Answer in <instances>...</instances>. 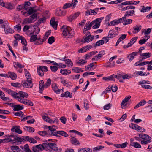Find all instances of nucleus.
I'll use <instances>...</instances> for the list:
<instances>
[{"mask_svg": "<svg viewBox=\"0 0 152 152\" xmlns=\"http://www.w3.org/2000/svg\"><path fill=\"white\" fill-rule=\"evenodd\" d=\"M11 85L12 86L15 87H20L21 86V84L18 83H12Z\"/></svg>", "mask_w": 152, "mask_h": 152, "instance_id": "obj_51", "label": "nucleus"}, {"mask_svg": "<svg viewBox=\"0 0 152 152\" xmlns=\"http://www.w3.org/2000/svg\"><path fill=\"white\" fill-rule=\"evenodd\" d=\"M105 53L104 50H102L99 52V54L96 56H94L92 58V60L93 61H98L101 58L103 57V56L105 55Z\"/></svg>", "mask_w": 152, "mask_h": 152, "instance_id": "obj_8", "label": "nucleus"}, {"mask_svg": "<svg viewBox=\"0 0 152 152\" xmlns=\"http://www.w3.org/2000/svg\"><path fill=\"white\" fill-rule=\"evenodd\" d=\"M10 148L13 152H17L19 150V147L16 145L12 146L10 147Z\"/></svg>", "mask_w": 152, "mask_h": 152, "instance_id": "obj_46", "label": "nucleus"}, {"mask_svg": "<svg viewBox=\"0 0 152 152\" xmlns=\"http://www.w3.org/2000/svg\"><path fill=\"white\" fill-rule=\"evenodd\" d=\"M48 43L50 44H52L54 41V37L53 36H51L48 39Z\"/></svg>", "mask_w": 152, "mask_h": 152, "instance_id": "obj_48", "label": "nucleus"}, {"mask_svg": "<svg viewBox=\"0 0 152 152\" xmlns=\"http://www.w3.org/2000/svg\"><path fill=\"white\" fill-rule=\"evenodd\" d=\"M128 144V143L127 142H125L121 144H115L113 145L114 147L118 148H126Z\"/></svg>", "mask_w": 152, "mask_h": 152, "instance_id": "obj_12", "label": "nucleus"}, {"mask_svg": "<svg viewBox=\"0 0 152 152\" xmlns=\"http://www.w3.org/2000/svg\"><path fill=\"white\" fill-rule=\"evenodd\" d=\"M118 35L117 33H115L114 30H110L108 34V36L110 38H111L115 37Z\"/></svg>", "mask_w": 152, "mask_h": 152, "instance_id": "obj_23", "label": "nucleus"}, {"mask_svg": "<svg viewBox=\"0 0 152 152\" xmlns=\"http://www.w3.org/2000/svg\"><path fill=\"white\" fill-rule=\"evenodd\" d=\"M37 16V15L36 14L34 13L29 18L25 19L23 22V24H28L34 22L36 20Z\"/></svg>", "mask_w": 152, "mask_h": 152, "instance_id": "obj_6", "label": "nucleus"}, {"mask_svg": "<svg viewBox=\"0 0 152 152\" xmlns=\"http://www.w3.org/2000/svg\"><path fill=\"white\" fill-rule=\"evenodd\" d=\"M142 7V8L141 10V12H146L147 11H149L151 9V7L150 6H147L145 7L144 6H143Z\"/></svg>", "mask_w": 152, "mask_h": 152, "instance_id": "obj_34", "label": "nucleus"}, {"mask_svg": "<svg viewBox=\"0 0 152 152\" xmlns=\"http://www.w3.org/2000/svg\"><path fill=\"white\" fill-rule=\"evenodd\" d=\"M26 10L27 11V12H23V15L25 14L26 12H28V15H30L33 13H35L37 11L36 10H34L33 8L31 7H30L28 8H27V9Z\"/></svg>", "mask_w": 152, "mask_h": 152, "instance_id": "obj_14", "label": "nucleus"}, {"mask_svg": "<svg viewBox=\"0 0 152 152\" xmlns=\"http://www.w3.org/2000/svg\"><path fill=\"white\" fill-rule=\"evenodd\" d=\"M61 97H69L70 98L72 97V93H70L69 91H66L64 93H62L61 95Z\"/></svg>", "mask_w": 152, "mask_h": 152, "instance_id": "obj_20", "label": "nucleus"}, {"mask_svg": "<svg viewBox=\"0 0 152 152\" xmlns=\"http://www.w3.org/2000/svg\"><path fill=\"white\" fill-rule=\"evenodd\" d=\"M87 51V49L85 46L80 49L78 51V52L79 53H82L84 52H86Z\"/></svg>", "mask_w": 152, "mask_h": 152, "instance_id": "obj_63", "label": "nucleus"}, {"mask_svg": "<svg viewBox=\"0 0 152 152\" xmlns=\"http://www.w3.org/2000/svg\"><path fill=\"white\" fill-rule=\"evenodd\" d=\"M135 13V11L134 10H130L127 11L124 14L125 16L126 17H128L132 15Z\"/></svg>", "mask_w": 152, "mask_h": 152, "instance_id": "obj_35", "label": "nucleus"}, {"mask_svg": "<svg viewBox=\"0 0 152 152\" xmlns=\"http://www.w3.org/2000/svg\"><path fill=\"white\" fill-rule=\"evenodd\" d=\"M57 133H58L61 135L65 137H68V135L66 132L63 131H57Z\"/></svg>", "mask_w": 152, "mask_h": 152, "instance_id": "obj_38", "label": "nucleus"}, {"mask_svg": "<svg viewBox=\"0 0 152 152\" xmlns=\"http://www.w3.org/2000/svg\"><path fill=\"white\" fill-rule=\"evenodd\" d=\"M23 37L22 36H20L19 34H16L15 36H14V38L16 40H20L22 39Z\"/></svg>", "mask_w": 152, "mask_h": 152, "instance_id": "obj_61", "label": "nucleus"}, {"mask_svg": "<svg viewBox=\"0 0 152 152\" xmlns=\"http://www.w3.org/2000/svg\"><path fill=\"white\" fill-rule=\"evenodd\" d=\"M16 134H11V135H7V137H8V141L9 142H12L13 143H15L16 142H22L24 139L23 138V136L22 137H19L17 136Z\"/></svg>", "mask_w": 152, "mask_h": 152, "instance_id": "obj_3", "label": "nucleus"}, {"mask_svg": "<svg viewBox=\"0 0 152 152\" xmlns=\"http://www.w3.org/2000/svg\"><path fill=\"white\" fill-rule=\"evenodd\" d=\"M8 77H10L12 80H15L17 77V75L14 72H9L8 73Z\"/></svg>", "mask_w": 152, "mask_h": 152, "instance_id": "obj_32", "label": "nucleus"}, {"mask_svg": "<svg viewBox=\"0 0 152 152\" xmlns=\"http://www.w3.org/2000/svg\"><path fill=\"white\" fill-rule=\"evenodd\" d=\"M44 144H45V143H42V144H39L37 145V146L38 148V149L39 150L42 151L43 149L46 148L45 147V145Z\"/></svg>", "mask_w": 152, "mask_h": 152, "instance_id": "obj_39", "label": "nucleus"}, {"mask_svg": "<svg viewBox=\"0 0 152 152\" xmlns=\"http://www.w3.org/2000/svg\"><path fill=\"white\" fill-rule=\"evenodd\" d=\"M49 131H48L47 132L46 131H39L38 132V133L39 135L42 136L45 135L48 136H50L49 133Z\"/></svg>", "mask_w": 152, "mask_h": 152, "instance_id": "obj_31", "label": "nucleus"}, {"mask_svg": "<svg viewBox=\"0 0 152 152\" xmlns=\"http://www.w3.org/2000/svg\"><path fill=\"white\" fill-rule=\"evenodd\" d=\"M14 108L13 110L15 111H18L22 110L23 108V106H20L19 105H14L12 106Z\"/></svg>", "mask_w": 152, "mask_h": 152, "instance_id": "obj_22", "label": "nucleus"}, {"mask_svg": "<svg viewBox=\"0 0 152 152\" xmlns=\"http://www.w3.org/2000/svg\"><path fill=\"white\" fill-rule=\"evenodd\" d=\"M61 30L63 36L66 38H71L74 34V31L69 26H63L61 28Z\"/></svg>", "mask_w": 152, "mask_h": 152, "instance_id": "obj_1", "label": "nucleus"}, {"mask_svg": "<svg viewBox=\"0 0 152 152\" xmlns=\"http://www.w3.org/2000/svg\"><path fill=\"white\" fill-rule=\"evenodd\" d=\"M126 20H124V23H123V25H126L128 24H129L132 23V20L131 19H126Z\"/></svg>", "mask_w": 152, "mask_h": 152, "instance_id": "obj_42", "label": "nucleus"}, {"mask_svg": "<svg viewBox=\"0 0 152 152\" xmlns=\"http://www.w3.org/2000/svg\"><path fill=\"white\" fill-rule=\"evenodd\" d=\"M46 149H50L54 151H58V147L55 143L53 142H48L46 140L45 144H44Z\"/></svg>", "mask_w": 152, "mask_h": 152, "instance_id": "obj_7", "label": "nucleus"}, {"mask_svg": "<svg viewBox=\"0 0 152 152\" xmlns=\"http://www.w3.org/2000/svg\"><path fill=\"white\" fill-rule=\"evenodd\" d=\"M50 69L52 72H56L58 69V67L54 66H51L50 67Z\"/></svg>", "mask_w": 152, "mask_h": 152, "instance_id": "obj_60", "label": "nucleus"}, {"mask_svg": "<svg viewBox=\"0 0 152 152\" xmlns=\"http://www.w3.org/2000/svg\"><path fill=\"white\" fill-rule=\"evenodd\" d=\"M104 148V146H103L99 145L97 147L94 148L93 149V151L95 152L96 151H99L102 150Z\"/></svg>", "mask_w": 152, "mask_h": 152, "instance_id": "obj_45", "label": "nucleus"}, {"mask_svg": "<svg viewBox=\"0 0 152 152\" xmlns=\"http://www.w3.org/2000/svg\"><path fill=\"white\" fill-rule=\"evenodd\" d=\"M152 29V28H148L147 29H144L143 30V31L142 32V33H144L145 35L148 34L151 32Z\"/></svg>", "mask_w": 152, "mask_h": 152, "instance_id": "obj_41", "label": "nucleus"}, {"mask_svg": "<svg viewBox=\"0 0 152 152\" xmlns=\"http://www.w3.org/2000/svg\"><path fill=\"white\" fill-rule=\"evenodd\" d=\"M87 61L83 59H80L78 61H76V64H79L80 65H83L84 64L86 63Z\"/></svg>", "mask_w": 152, "mask_h": 152, "instance_id": "obj_53", "label": "nucleus"}, {"mask_svg": "<svg viewBox=\"0 0 152 152\" xmlns=\"http://www.w3.org/2000/svg\"><path fill=\"white\" fill-rule=\"evenodd\" d=\"M14 64H15L14 65V67L16 68V67L15 66V65H16L17 67L21 69L24 67V66L23 65H21L18 62H17L16 63L15 62H14Z\"/></svg>", "mask_w": 152, "mask_h": 152, "instance_id": "obj_54", "label": "nucleus"}, {"mask_svg": "<svg viewBox=\"0 0 152 152\" xmlns=\"http://www.w3.org/2000/svg\"><path fill=\"white\" fill-rule=\"evenodd\" d=\"M48 128L49 129V130L51 132L50 133L49 132V134L50 136L52 135V132H56V131H57L56 130L57 129V127L54 125H53L52 126H48Z\"/></svg>", "mask_w": 152, "mask_h": 152, "instance_id": "obj_15", "label": "nucleus"}, {"mask_svg": "<svg viewBox=\"0 0 152 152\" xmlns=\"http://www.w3.org/2000/svg\"><path fill=\"white\" fill-rule=\"evenodd\" d=\"M141 26L139 24L136 25L133 28V33L134 34L137 33L141 30Z\"/></svg>", "mask_w": 152, "mask_h": 152, "instance_id": "obj_13", "label": "nucleus"}, {"mask_svg": "<svg viewBox=\"0 0 152 152\" xmlns=\"http://www.w3.org/2000/svg\"><path fill=\"white\" fill-rule=\"evenodd\" d=\"M111 106V105L110 104H106L103 107V109L105 110H108Z\"/></svg>", "mask_w": 152, "mask_h": 152, "instance_id": "obj_62", "label": "nucleus"}, {"mask_svg": "<svg viewBox=\"0 0 152 152\" xmlns=\"http://www.w3.org/2000/svg\"><path fill=\"white\" fill-rule=\"evenodd\" d=\"M31 4V3L29 2H26L25 3L24 6H23V8H25V10L29 8L28 7Z\"/></svg>", "mask_w": 152, "mask_h": 152, "instance_id": "obj_58", "label": "nucleus"}, {"mask_svg": "<svg viewBox=\"0 0 152 152\" xmlns=\"http://www.w3.org/2000/svg\"><path fill=\"white\" fill-rule=\"evenodd\" d=\"M25 129L26 130H28L30 132H33L34 131V128L30 126H25Z\"/></svg>", "mask_w": 152, "mask_h": 152, "instance_id": "obj_52", "label": "nucleus"}, {"mask_svg": "<svg viewBox=\"0 0 152 152\" xmlns=\"http://www.w3.org/2000/svg\"><path fill=\"white\" fill-rule=\"evenodd\" d=\"M20 94V96L19 98L18 99V101L19 102L22 103L27 105L32 106L33 105V103L30 100L27 99H25V97L27 98L28 96V94L25 92H23Z\"/></svg>", "mask_w": 152, "mask_h": 152, "instance_id": "obj_2", "label": "nucleus"}, {"mask_svg": "<svg viewBox=\"0 0 152 152\" xmlns=\"http://www.w3.org/2000/svg\"><path fill=\"white\" fill-rule=\"evenodd\" d=\"M52 89L57 94H59L60 92V90L58 89L57 84L55 83H53L51 85Z\"/></svg>", "mask_w": 152, "mask_h": 152, "instance_id": "obj_17", "label": "nucleus"}, {"mask_svg": "<svg viewBox=\"0 0 152 152\" xmlns=\"http://www.w3.org/2000/svg\"><path fill=\"white\" fill-rule=\"evenodd\" d=\"M23 151L24 152H32L29 149V146L27 144H25L24 146Z\"/></svg>", "mask_w": 152, "mask_h": 152, "instance_id": "obj_37", "label": "nucleus"}, {"mask_svg": "<svg viewBox=\"0 0 152 152\" xmlns=\"http://www.w3.org/2000/svg\"><path fill=\"white\" fill-rule=\"evenodd\" d=\"M14 29H17L18 31L19 32L21 30V26L20 24H18L14 26Z\"/></svg>", "mask_w": 152, "mask_h": 152, "instance_id": "obj_56", "label": "nucleus"}, {"mask_svg": "<svg viewBox=\"0 0 152 152\" xmlns=\"http://www.w3.org/2000/svg\"><path fill=\"white\" fill-rule=\"evenodd\" d=\"M66 63L69 66H73V63L71 60L68 59L66 60Z\"/></svg>", "mask_w": 152, "mask_h": 152, "instance_id": "obj_55", "label": "nucleus"}, {"mask_svg": "<svg viewBox=\"0 0 152 152\" xmlns=\"http://www.w3.org/2000/svg\"><path fill=\"white\" fill-rule=\"evenodd\" d=\"M104 44V42L103 40H100L97 41L96 43H93L92 45V46L96 48L97 46H98L103 45Z\"/></svg>", "mask_w": 152, "mask_h": 152, "instance_id": "obj_27", "label": "nucleus"}, {"mask_svg": "<svg viewBox=\"0 0 152 152\" xmlns=\"http://www.w3.org/2000/svg\"><path fill=\"white\" fill-rule=\"evenodd\" d=\"M37 39V37L36 35H32L30 38V41L31 42H32L35 41Z\"/></svg>", "mask_w": 152, "mask_h": 152, "instance_id": "obj_47", "label": "nucleus"}, {"mask_svg": "<svg viewBox=\"0 0 152 152\" xmlns=\"http://www.w3.org/2000/svg\"><path fill=\"white\" fill-rule=\"evenodd\" d=\"M130 145L133 146L135 148H141L140 145L137 142H131V143L130 144Z\"/></svg>", "mask_w": 152, "mask_h": 152, "instance_id": "obj_33", "label": "nucleus"}, {"mask_svg": "<svg viewBox=\"0 0 152 152\" xmlns=\"http://www.w3.org/2000/svg\"><path fill=\"white\" fill-rule=\"evenodd\" d=\"M20 128V126H14L11 128V131L12 132H15L18 134H21L22 133V131Z\"/></svg>", "mask_w": 152, "mask_h": 152, "instance_id": "obj_10", "label": "nucleus"}, {"mask_svg": "<svg viewBox=\"0 0 152 152\" xmlns=\"http://www.w3.org/2000/svg\"><path fill=\"white\" fill-rule=\"evenodd\" d=\"M129 127L132 129L137 130L138 128H140V126L137 124H135L133 123H131L129 125Z\"/></svg>", "mask_w": 152, "mask_h": 152, "instance_id": "obj_36", "label": "nucleus"}, {"mask_svg": "<svg viewBox=\"0 0 152 152\" xmlns=\"http://www.w3.org/2000/svg\"><path fill=\"white\" fill-rule=\"evenodd\" d=\"M34 34H38L39 32L40 29L39 27H36L34 28Z\"/></svg>", "mask_w": 152, "mask_h": 152, "instance_id": "obj_59", "label": "nucleus"}, {"mask_svg": "<svg viewBox=\"0 0 152 152\" xmlns=\"http://www.w3.org/2000/svg\"><path fill=\"white\" fill-rule=\"evenodd\" d=\"M72 6V3H66L64 5V6L62 8L63 9H65L68 8H69Z\"/></svg>", "mask_w": 152, "mask_h": 152, "instance_id": "obj_44", "label": "nucleus"}, {"mask_svg": "<svg viewBox=\"0 0 152 152\" xmlns=\"http://www.w3.org/2000/svg\"><path fill=\"white\" fill-rule=\"evenodd\" d=\"M37 73L39 75L41 76H43L44 75V72L39 68H37Z\"/></svg>", "mask_w": 152, "mask_h": 152, "instance_id": "obj_50", "label": "nucleus"}, {"mask_svg": "<svg viewBox=\"0 0 152 152\" xmlns=\"http://www.w3.org/2000/svg\"><path fill=\"white\" fill-rule=\"evenodd\" d=\"M113 78L115 79V78H117L119 80L120 79L122 78V75L121 74H118L117 75H115L113 74Z\"/></svg>", "mask_w": 152, "mask_h": 152, "instance_id": "obj_57", "label": "nucleus"}, {"mask_svg": "<svg viewBox=\"0 0 152 152\" xmlns=\"http://www.w3.org/2000/svg\"><path fill=\"white\" fill-rule=\"evenodd\" d=\"M22 85L24 87L28 88H31L33 86L32 81H31V82H27L26 81L23 83Z\"/></svg>", "mask_w": 152, "mask_h": 152, "instance_id": "obj_21", "label": "nucleus"}, {"mask_svg": "<svg viewBox=\"0 0 152 152\" xmlns=\"http://www.w3.org/2000/svg\"><path fill=\"white\" fill-rule=\"evenodd\" d=\"M5 96V94L0 90V96L1 97V98L4 101H7L9 100V98L4 97Z\"/></svg>", "mask_w": 152, "mask_h": 152, "instance_id": "obj_29", "label": "nucleus"}, {"mask_svg": "<svg viewBox=\"0 0 152 152\" xmlns=\"http://www.w3.org/2000/svg\"><path fill=\"white\" fill-rule=\"evenodd\" d=\"M66 14V12L62 11L61 10H57L56 12V15L58 16H64Z\"/></svg>", "mask_w": 152, "mask_h": 152, "instance_id": "obj_16", "label": "nucleus"}, {"mask_svg": "<svg viewBox=\"0 0 152 152\" xmlns=\"http://www.w3.org/2000/svg\"><path fill=\"white\" fill-rule=\"evenodd\" d=\"M71 141L72 144L75 145H79L80 143L78 140L75 138L73 137L71 138Z\"/></svg>", "mask_w": 152, "mask_h": 152, "instance_id": "obj_26", "label": "nucleus"}, {"mask_svg": "<svg viewBox=\"0 0 152 152\" xmlns=\"http://www.w3.org/2000/svg\"><path fill=\"white\" fill-rule=\"evenodd\" d=\"M78 151V152H91L92 150L89 148H85L79 149Z\"/></svg>", "mask_w": 152, "mask_h": 152, "instance_id": "obj_30", "label": "nucleus"}, {"mask_svg": "<svg viewBox=\"0 0 152 152\" xmlns=\"http://www.w3.org/2000/svg\"><path fill=\"white\" fill-rule=\"evenodd\" d=\"M88 33L89 34L88 36L86 35L84 36L85 38L84 39V42L85 43L89 42L94 39V36L91 35L90 32Z\"/></svg>", "mask_w": 152, "mask_h": 152, "instance_id": "obj_9", "label": "nucleus"}, {"mask_svg": "<svg viewBox=\"0 0 152 152\" xmlns=\"http://www.w3.org/2000/svg\"><path fill=\"white\" fill-rule=\"evenodd\" d=\"M4 91L7 92L8 94L11 95L15 99L17 100L19 98L20 96V94H22L23 91H19L18 93L8 88L4 89Z\"/></svg>", "mask_w": 152, "mask_h": 152, "instance_id": "obj_5", "label": "nucleus"}, {"mask_svg": "<svg viewBox=\"0 0 152 152\" xmlns=\"http://www.w3.org/2000/svg\"><path fill=\"white\" fill-rule=\"evenodd\" d=\"M139 136L140 138L143 140L141 141L140 143L142 145H146L151 142V138L147 134L141 133L139 134Z\"/></svg>", "mask_w": 152, "mask_h": 152, "instance_id": "obj_4", "label": "nucleus"}, {"mask_svg": "<svg viewBox=\"0 0 152 152\" xmlns=\"http://www.w3.org/2000/svg\"><path fill=\"white\" fill-rule=\"evenodd\" d=\"M1 6L4 7L8 9L12 10L14 8V5L10 3H6L5 4L4 2H2Z\"/></svg>", "mask_w": 152, "mask_h": 152, "instance_id": "obj_11", "label": "nucleus"}, {"mask_svg": "<svg viewBox=\"0 0 152 152\" xmlns=\"http://www.w3.org/2000/svg\"><path fill=\"white\" fill-rule=\"evenodd\" d=\"M51 80L50 78H49L44 84L45 88H47L51 84Z\"/></svg>", "mask_w": 152, "mask_h": 152, "instance_id": "obj_43", "label": "nucleus"}, {"mask_svg": "<svg viewBox=\"0 0 152 152\" xmlns=\"http://www.w3.org/2000/svg\"><path fill=\"white\" fill-rule=\"evenodd\" d=\"M50 24L51 25L55 30L57 29L58 24L55 21V18H53L51 19L50 21Z\"/></svg>", "mask_w": 152, "mask_h": 152, "instance_id": "obj_19", "label": "nucleus"}, {"mask_svg": "<svg viewBox=\"0 0 152 152\" xmlns=\"http://www.w3.org/2000/svg\"><path fill=\"white\" fill-rule=\"evenodd\" d=\"M131 96H129L128 97H126L122 101V102L121 103V105L122 106V107L123 108L122 106L124 107L126 106V104L124 105V104L127 102L130 99Z\"/></svg>", "mask_w": 152, "mask_h": 152, "instance_id": "obj_28", "label": "nucleus"}, {"mask_svg": "<svg viewBox=\"0 0 152 152\" xmlns=\"http://www.w3.org/2000/svg\"><path fill=\"white\" fill-rule=\"evenodd\" d=\"M151 55L150 53H141L140 56H142V59H145L150 57Z\"/></svg>", "mask_w": 152, "mask_h": 152, "instance_id": "obj_24", "label": "nucleus"}, {"mask_svg": "<svg viewBox=\"0 0 152 152\" xmlns=\"http://www.w3.org/2000/svg\"><path fill=\"white\" fill-rule=\"evenodd\" d=\"M94 24L95 25L92 27V28L93 29L98 28L99 27L100 25V23L97 22H95Z\"/></svg>", "mask_w": 152, "mask_h": 152, "instance_id": "obj_64", "label": "nucleus"}, {"mask_svg": "<svg viewBox=\"0 0 152 152\" xmlns=\"http://www.w3.org/2000/svg\"><path fill=\"white\" fill-rule=\"evenodd\" d=\"M4 31L6 34H12L14 32V30L9 26L8 28H6V29L4 30Z\"/></svg>", "mask_w": 152, "mask_h": 152, "instance_id": "obj_40", "label": "nucleus"}, {"mask_svg": "<svg viewBox=\"0 0 152 152\" xmlns=\"http://www.w3.org/2000/svg\"><path fill=\"white\" fill-rule=\"evenodd\" d=\"M119 23L118 20H113V21L110 22V24H109V25L110 26H114L118 24Z\"/></svg>", "mask_w": 152, "mask_h": 152, "instance_id": "obj_49", "label": "nucleus"}, {"mask_svg": "<svg viewBox=\"0 0 152 152\" xmlns=\"http://www.w3.org/2000/svg\"><path fill=\"white\" fill-rule=\"evenodd\" d=\"M102 79L103 80L107 81L110 80H113L114 81H115V79H114L113 78V74L110 76L104 77L102 78Z\"/></svg>", "mask_w": 152, "mask_h": 152, "instance_id": "obj_25", "label": "nucleus"}, {"mask_svg": "<svg viewBox=\"0 0 152 152\" xmlns=\"http://www.w3.org/2000/svg\"><path fill=\"white\" fill-rule=\"evenodd\" d=\"M25 72V74L26 77L27 78V81L28 82H31L32 81L31 80V76L29 72L28 71L27 69H24Z\"/></svg>", "mask_w": 152, "mask_h": 152, "instance_id": "obj_18", "label": "nucleus"}]
</instances>
